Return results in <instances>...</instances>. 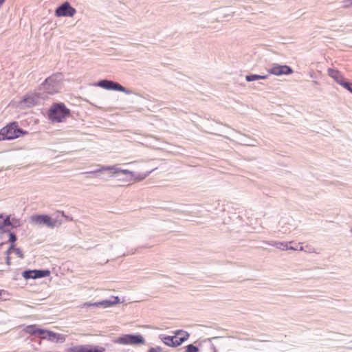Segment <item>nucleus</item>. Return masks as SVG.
<instances>
[{"label":"nucleus","instance_id":"f257e3e1","mask_svg":"<svg viewBox=\"0 0 352 352\" xmlns=\"http://www.w3.org/2000/svg\"><path fill=\"white\" fill-rule=\"evenodd\" d=\"M103 172H108V177H119L123 175L121 179L123 181L131 182L134 180L135 182H140L144 179L151 172L148 171L145 173H138L130 171L126 169H122L118 165L114 166H99V168L95 170L83 173V174H97Z\"/></svg>","mask_w":352,"mask_h":352},{"label":"nucleus","instance_id":"f03ea898","mask_svg":"<svg viewBox=\"0 0 352 352\" xmlns=\"http://www.w3.org/2000/svg\"><path fill=\"white\" fill-rule=\"evenodd\" d=\"M71 111L63 102L52 104L48 111V118L52 122H62L69 117Z\"/></svg>","mask_w":352,"mask_h":352},{"label":"nucleus","instance_id":"7ed1b4c3","mask_svg":"<svg viewBox=\"0 0 352 352\" xmlns=\"http://www.w3.org/2000/svg\"><path fill=\"white\" fill-rule=\"evenodd\" d=\"M189 334L187 332L179 331L177 333V336H160V338L162 342L167 346H177L181 345L185 340H186Z\"/></svg>","mask_w":352,"mask_h":352},{"label":"nucleus","instance_id":"20e7f679","mask_svg":"<svg viewBox=\"0 0 352 352\" xmlns=\"http://www.w3.org/2000/svg\"><path fill=\"white\" fill-rule=\"evenodd\" d=\"M115 342L124 345H139L144 344L145 340L140 334H126L118 338Z\"/></svg>","mask_w":352,"mask_h":352},{"label":"nucleus","instance_id":"39448f33","mask_svg":"<svg viewBox=\"0 0 352 352\" xmlns=\"http://www.w3.org/2000/svg\"><path fill=\"white\" fill-rule=\"evenodd\" d=\"M97 85L107 90L119 91L126 94H131L132 93L130 89H126L118 82L107 79H102L98 81Z\"/></svg>","mask_w":352,"mask_h":352},{"label":"nucleus","instance_id":"423d86ee","mask_svg":"<svg viewBox=\"0 0 352 352\" xmlns=\"http://www.w3.org/2000/svg\"><path fill=\"white\" fill-rule=\"evenodd\" d=\"M76 9L73 8L68 1H65L56 8L55 10V15L58 17H71L73 16L76 14Z\"/></svg>","mask_w":352,"mask_h":352},{"label":"nucleus","instance_id":"0eeeda50","mask_svg":"<svg viewBox=\"0 0 352 352\" xmlns=\"http://www.w3.org/2000/svg\"><path fill=\"white\" fill-rule=\"evenodd\" d=\"M294 72L292 68L286 65H279L273 63L271 67L268 69L270 74L275 76L289 75Z\"/></svg>","mask_w":352,"mask_h":352},{"label":"nucleus","instance_id":"6e6552de","mask_svg":"<svg viewBox=\"0 0 352 352\" xmlns=\"http://www.w3.org/2000/svg\"><path fill=\"white\" fill-rule=\"evenodd\" d=\"M32 221L35 224L44 225L50 228H54L56 225V221L52 219L47 214H38L31 217Z\"/></svg>","mask_w":352,"mask_h":352},{"label":"nucleus","instance_id":"1a4fd4ad","mask_svg":"<svg viewBox=\"0 0 352 352\" xmlns=\"http://www.w3.org/2000/svg\"><path fill=\"white\" fill-rule=\"evenodd\" d=\"M105 349L98 345L85 344L71 347L68 352H104Z\"/></svg>","mask_w":352,"mask_h":352},{"label":"nucleus","instance_id":"9d476101","mask_svg":"<svg viewBox=\"0 0 352 352\" xmlns=\"http://www.w3.org/2000/svg\"><path fill=\"white\" fill-rule=\"evenodd\" d=\"M120 302V298L118 296H112L111 299L104 300L99 302H85L83 304V307H101L104 308L112 307Z\"/></svg>","mask_w":352,"mask_h":352},{"label":"nucleus","instance_id":"9b49d317","mask_svg":"<svg viewBox=\"0 0 352 352\" xmlns=\"http://www.w3.org/2000/svg\"><path fill=\"white\" fill-rule=\"evenodd\" d=\"M233 138L232 140L236 142L237 144L245 146H254L256 140L250 138L246 133H233Z\"/></svg>","mask_w":352,"mask_h":352},{"label":"nucleus","instance_id":"f8f14e48","mask_svg":"<svg viewBox=\"0 0 352 352\" xmlns=\"http://www.w3.org/2000/svg\"><path fill=\"white\" fill-rule=\"evenodd\" d=\"M40 98V94H28L23 98L21 104L24 107H31L38 104Z\"/></svg>","mask_w":352,"mask_h":352},{"label":"nucleus","instance_id":"ddd939ff","mask_svg":"<svg viewBox=\"0 0 352 352\" xmlns=\"http://www.w3.org/2000/svg\"><path fill=\"white\" fill-rule=\"evenodd\" d=\"M0 132H27L26 131L21 129L19 126V123L16 121H12L0 129Z\"/></svg>","mask_w":352,"mask_h":352},{"label":"nucleus","instance_id":"4468645a","mask_svg":"<svg viewBox=\"0 0 352 352\" xmlns=\"http://www.w3.org/2000/svg\"><path fill=\"white\" fill-rule=\"evenodd\" d=\"M328 74L341 86L342 84H344V82L347 80L338 70L334 69L329 68L328 69Z\"/></svg>","mask_w":352,"mask_h":352},{"label":"nucleus","instance_id":"2eb2a0df","mask_svg":"<svg viewBox=\"0 0 352 352\" xmlns=\"http://www.w3.org/2000/svg\"><path fill=\"white\" fill-rule=\"evenodd\" d=\"M43 339H47L48 340L50 341H54L55 340H56L57 342H63V336L60 335V334H58V333H54L53 331H46L45 330V333L42 335L41 336Z\"/></svg>","mask_w":352,"mask_h":352},{"label":"nucleus","instance_id":"dca6fc26","mask_svg":"<svg viewBox=\"0 0 352 352\" xmlns=\"http://www.w3.org/2000/svg\"><path fill=\"white\" fill-rule=\"evenodd\" d=\"M61 74L57 73L55 74L48 78H47L45 81L43 82V87H45L47 85V83H51L52 85H56V86H60V81L61 80Z\"/></svg>","mask_w":352,"mask_h":352},{"label":"nucleus","instance_id":"f3484780","mask_svg":"<svg viewBox=\"0 0 352 352\" xmlns=\"http://www.w3.org/2000/svg\"><path fill=\"white\" fill-rule=\"evenodd\" d=\"M60 86H56V85H52L51 83H47V85L45 87H43V83L39 87V90L43 91L48 94L52 95L58 91Z\"/></svg>","mask_w":352,"mask_h":352},{"label":"nucleus","instance_id":"a211bd4d","mask_svg":"<svg viewBox=\"0 0 352 352\" xmlns=\"http://www.w3.org/2000/svg\"><path fill=\"white\" fill-rule=\"evenodd\" d=\"M25 331L26 333H28L29 334H31V335L38 334L41 336L45 333V330L38 329V328H37V327L36 325L27 326Z\"/></svg>","mask_w":352,"mask_h":352},{"label":"nucleus","instance_id":"6ab92c4d","mask_svg":"<svg viewBox=\"0 0 352 352\" xmlns=\"http://www.w3.org/2000/svg\"><path fill=\"white\" fill-rule=\"evenodd\" d=\"M23 134L24 133H0V141L14 140Z\"/></svg>","mask_w":352,"mask_h":352},{"label":"nucleus","instance_id":"aec40b11","mask_svg":"<svg viewBox=\"0 0 352 352\" xmlns=\"http://www.w3.org/2000/svg\"><path fill=\"white\" fill-rule=\"evenodd\" d=\"M33 274V278H40L47 277L50 274V272L48 270H34Z\"/></svg>","mask_w":352,"mask_h":352},{"label":"nucleus","instance_id":"412c9836","mask_svg":"<svg viewBox=\"0 0 352 352\" xmlns=\"http://www.w3.org/2000/svg\"><path fill=\"white\" fill-rule=\"evenodd\" d=\"M11 225L9 217H3L2 214L0 215V232H4V228Z\"/></svg>","mask_w":352,"mask_h":352},{"label":"nucleus","instance_id":"4be33fe9","mask_svg":"<svg viewBox=\"0 0 352 352\" xmlns=\"http://www.w3.org/2000/svg\"><path fill=\"white\" fill-rule=\"evenodd\" d=\"M267 75H258V74H248L245 76V80L248 82H252L254 80H261V79H265L267 78Z\"/></svg>","mask_w":352,"mask_h":352},{"label":"nucleus","instance_id":"5701e85b","mask_svg":"<svg viewBox=\"0 0 352 352\" xmlns=\"http://www.w3.org/2000/svg\"><path fill=\"white\" fill-rule=\"evenodd\" d=\"M34 270H25L23 272V276L25 279L33 278Z\"/></svg>","mask_w":352,"mask_h":352},{"label":"nucleus","instance_id":"b1692460","mask_svg":"<svg viewBox=\"0 0 352 352\" xmlns=\"http://www.w3.org/2000/svg\"><path fill=\"white\" fill-rule=\"evenodd\" d=\"M185 352H199V349L194 344H190L186 346Z\"/></svg>","mask_w":352,"mask_h":352},{"label":"nucleus","instance_id":"393cba45","mask_svg":"<svg viewBox=\"0 0 352 352\" xmlns=\"http://www.w3.org/2000/svg\"><path fill=\"white\" fill-rule=\"evenodd\" d=\"M276 248L287 250H288V243L286 242H278Z\"/></svg>","mask_w":352,"mask_h":352},{"label":"nucleus","instance_id":"a878e982","mask_svg":"<svg viewBox=\"0 0 352 352\" xmlns=\"http://www.w3.org/2000/svg\"><path fill=\"white\" fill-rule=\"evenodd\" d=\"M342 86L352 94V83L346 80Z\"/></svg>","mask_w":352,"mask_h":352},{"label":"nucleus","instance_id":"bb28decb","mask_svg":"<svg viewBox=\"0 0 352 352\" xmlns=\"http://www.w3.org/2000/svg\"><path fill=\"white\" fill-rule=\"evenodd\" d=\"M288 250L302 251V250H303V247L302 245H300V244L296 245L295 246L288 245Z\"/></svg>","mask_w":352,"mask_h":352},{"label":"nucleus","instance_id":"cd10ccee","mask_svg":"<svg viewBox=\"0 0 352 352\" xmlns=\"http://www.w3.org/2000/svg\"><path fill=\"white\" fill-rule=\"evenodd\" d=\"M17 240V237L13 232L9 233V241L13 244Z\"/></svg>","mask_w":352,"mask_h":352},{"label":"nucleus","instance_id":"c85d7f7f","mask_svg":"<svg viewBox=\"0 0 352 352\" xmlns=\"http://www.w3.org/2000/svg\"><path fill=\"white\" fill-rule=\"evenodd\" d=\"M14 252L15 254L18 257H19L21 258H23L24 256H23V254L22 251L21 250L20 248H14Z\"/></svg>","mask_w":352,"mask_h":352},{"label":"nucleus","instance_id":"c756f323","mask_svg":"<svg viewBox=\"0 0 352 352\" xmlns=\"http://www.w3.org/2000/svg\"><path fill=\"white\" fill-rule=\"evenodd\" d=\"M342 6L344 8H349L352 6V0H344L342 1Z\"/></svg>","mask_w":352,"mask_h":352},{"label":"nucleus","instance_id":"7c9ffc66","mask_svg":"<svg viewBox=\"0 0 352 352\" xmlns=\"http://www.w3.org/2000/svg\"><path fill=\"white\" fill-rule=\"evenodd\" d=\"M263 243L265 244H267L269 245L274 246L276 248L277 247V243H278V242H276L275 241H263Z\"/></svg>","mask_w":352,"mask_h":352},{"label":"nucleus","instance_id":"2f4dec72","mask_svg":"<svg viewBox=\"0 0 352 352\" xmlns=\"http://www.w3.org/2000/svg\"><path fill=\"white\" fill-rule=\"evenodd\" d=\"M162 349L160 346L152 347L149 349L148 352H162Z\"/></svg>","mask_w":352,"mask_h":352},{"label":"nucleus","instance_id":"473e14b6","mask_svg":"<svg viewBox=\"0 0 352 352\" xmlns=\"http://www.w3.org/2000/svg\"><path fill=\"white\" fill-rule=\"evenodd\" d=\"M6 264L8 265H10V258L9 256H7L6 257Z\"/></svg>","mask_w":352,"mask_h":352},{"label":"nucleus","instance_id":"72a5a7b5","mask_svg":"<svg viewBox=\"0 0 352 352\" xmlns=\"http://www.w3.org/2000/svg\"><path fill=\"white\" fill-rule=\"evenodd\" d=\"M211 350H212V352H217V351L216 349V347L214 346V344L211 345Z\"/></svg>","mask_w":352,"mask_h":352},{"label":"nucleus","instance_id":"f704fd0d","mask_svg":"<svg viewBox=\"0 0 352 352\" xmlns=\"http://www.w3.org/2000/svg\"><path fill=\"white\" fill-rule=\"evenodd\" d=\"M14 248H14V244H11L8 249L11 251L12 250H14Z\"/></svg>","mask_w":352,"mask_h":352},{"label":"nucleus","instance_id":"c9c22d12","mask_svg":"<svg viewBox=\"0 0 352 352\" xmlns=\"http://www.w3.org/2000/svg\"><path fill=\"white\" fill-rule=\"evenodd\" d=\"M97 177H98V178L101 179H103V180H107V179H108L107 178H105V177H102V176H100V175H98Z\"/></svg>","mask_w":352,"mask_h":352},{"label":"nucleus","instance_id":"e433bc0d","mask_svg":"<svg viewBox=\"0 0 352 352\" xmlns=\"http://www.w3.org/2000/svg\"><path fill=\"white\" fill-rule=\"evenodd\" d=\"M10 252H11V251H10L9 249H8V250L6 251V254H7V256H9V255H10Z\"/></svg>","mask_w":352,"mask_h":352},{"label":"nucleus","instance_id":"4c0bfd02","mask_svg":"<svg viewBox=\"0 0 352 352\" xmlns=\"http://www.w3.org/2000/svg\"><path fill=\"white\" fill-rule=\"evenodd\" d=\"M216 338H217V337H213L212 338H210L209 340H211L212 339H216Z\"/></svg>","mask_w":352,"mask_h":352},{"label":"nucleus","instance_id":"58836bf2","mask_svg":"<svg viewBox=\"0 0 352 352\" xmlns=\"http://www.w3.org/2000/svg\"><path fill=\"white\" fill-rule=\"evenodd\" d=\"M351 232H352V228H351Z\"/></svg>","mask_w":352,"mask_h":352}]
</instances>
